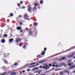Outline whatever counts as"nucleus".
Instances as JSON below:
<instances>
[{
    "label": "nucleus",
    "instance_id": "ea45409f",
    "mask_svg": "<svg viewBox=\"0 0 75 75\" xmlns=\"http://www.w3.org/2000/svg\"><path fill=\"white\" fill-rule=\"evenodd\" d=\"M53 64H57V63L56 62H54L53 63Z\"/></svg>",
    "mask_w": 75,
    "mask_h": 75
},
{
    "label": "nucleus",
    "instance_id": "58836bf2",
    "mask_svg": "<svg viewBox=\"0 0 75 75\" xmlns=\"http://www.w3.org/2000/svg\"><path fill=\"white\" fill-rule=\"evenodd\" d=\"M42 68H43V69H45V66H43V67Z\"/></svg>",
    "mask_w": 75,
    "mask_h": 75
},
{
    "label": "nucleus",
    "instance_id": "4be33fe9",
    "mask_svg": "<svg viewBox=\"0 0 75 75\" xmlns=\"http://www.w3.org/2000/svg\"><path fill=\"white\" fill-rule=\"evenodd\" d=\"M75 55V52L71 54L72 56H73V57L74 56V55Z\"/></svg>",
    "mask_w": 75,
    "mask_h": 75
},
{
    "label": "nucleus",
    "instance_id": "b1692460",
    "mask_svg": "<svg viewBox=\"0 0 75 75\" xmlns=\"http://www.w3.org/2000/svg\"><path fill=\"white\" fill-rule=\"evenodd\" d=\"M29 64H29V63L27 64H26L24 66V67H25V66L29 65Z\"/></svg>",
    "mask_w": 75,
    "mask_h": 75
},
{
    "label": "nucleus",
    "instance_id": "bb28decb",
    "mask_svg": "<svg viewBox=\"0 0 75 75\" xmlns=\"http://www.w3.org/2000/svg\"><path fill=\"white\" fill-rule=\"evenodd\" d=\"M62 61V58L59 59V61H60V62H61V61Z\"/></svg>",
    "mask_w": 75,
    "mask_h": 75
},
{
    "label": "nucleus",
    "instance_id": "ddd939ff",
    "mask_svg": "<svg viewBox=\"0 0 75 75\" xmlns=\"http://www.w3.org/2000/svg\"><path fill=\"white\" fill-rule=\"evenodd\" d=\"M36 73H39V72H41V70H38L36 71Z\"/></svg>",
    "mask_w": 75,
    "mask_h": 75
},
{
    "label": "nucleus",
    "instance_id": "a878e982",
    "mask_svg": "<svg viewBox=\"0 0 75 75\" xmlns=\"http://www.w3.org/2000/svg\"><path fill=\"white\" fill-rule=\"evenodd\" d=\"M43 3V1H40V3L41 4H42V3Z\"/></svg>",
    "mask_w": 75,
    "mask_h": 75
},
{
    "label": "nucleus",
    "instance_id": "338daca9",
    "mask_svg": "<svg viewBox=\"0 0 75 75\" xmlns=\"http://www.w3.org/2000/svg\"><path fill=\"white\" fill-rule=\"evenodd\" d=\"M23 8H24V9L25 8V7H23Z\"/></svg>",
    "mask_w": 75,
    "mask_h": 75
},
{
    "label": "nucleus",
    "instance_id": "e2e57ef3",
    "mask_svg": "<svg viewBox=\"0 0 75 75\" xmlns=\"http://www.w3.org/2000/svg\"><path fill=\"white\" fill-rule=\"evenodd\" d=\"M19 41H21V39H19Z\"/></svg>",
    "mask_w": 75,
    "mask_h": 75
},
{
    "label": "nucleus",
    "instance_id": "603ef678",
    "mask_svg": "<svg viewBox=\"0 0 75 75\" xmlns=\"http://www.w3.org/2000/svg\"><path fill=\"white\" fill-rule=\"evenodd\" d=\"M33 67H36V66H37V65H33Z\"/></svg>",
    "mask_w": 75,
    "mask_h": 75
},
{
    "label": "nucleus",
    "instance_id": "5fc2aeb1",
    "mask_svg": "<svg viewBox=\"0 0 75 75\" xmlns=\"http://www.w3.org/2000/svg\"><path fill=\"white\" fill-rule=\"evenodd\" d=\"M35 64V63L34 62V63H32V64H33V65H34V64Z\"/></svg>",
    "mask_w": 75,
    "mask_h": 75
},
{
    "label": "nucleus",
    "instance_id": "a211bd4d",
    "mask_svg": "<svg viewBox=\"0 0 75 75\" xmlns=\"http://www.w3.org/2000/svg\"><path fill=\"white\" fill-rule=\"evenodd\" d=\"M14 65H15V66H17L18 65V64L17 63H15L14 64Z\"/></svg>",
    "mask_w": 75,
    "mask_h": 75
},
{
    "label": "nucleus",
    "instance_id": "72a5a7b5",
    "mask_svg": "<svg viewBox=\"0 0 75 75\" xmlns=\"http://www.w3.org/2000/svg\"><path fill=\"white\" fill-rule=\"evenodd\" d=\"M44 51H45H45L47 50V48L46 47L44 49Z\"/></svg>",
    "mask_w": 75,
    "mask_h": 75
},
{
    "label": "nucleus",
    "instance_id": "c756f323",
    "mask_svg": "<svg viewBox=\"0 0 75 75\" xmlns=\"http://www.w3.org/2000/svg\"><path fill=\"white\" fill-rule=\"evenodd\" d=\"M70 64H71V65H74V62H71L70 63Z\"/></svg>",
    "mask_w": 75,
    "mask_h": 75
},
{
    "label": "nucleus",
    "instance_id": "7ed1b4c3",
    "mask_svg": "<svg viewBox=\"0 0 75 75\" xmlns=\"http://www.w3.org/2000/svg\"><path fill=\"white\" fill-rule=\"evenodd\" d=\"M16 29L17 30H21V27L20 26L17 27Z\"/></svg>",
    "mask_w": 75,
    "mask_h": 75
},
{
    "label": "nucleus",
    "instance_id": "9b49d317",
    "mask_svg": "<svg viewBox=\"0 0 75 75\" xmlns=\"http://www.w3.org/2000/svg\"><path fill=\"white\" fill-rule=\"evenodd\" d=\"M29 34H32V32L31 31V30H29L28 31Z\"/></svg>",
    "mask_w": 75,
    "mask_h": 75
},
{
    "label": "nucleus",
    "instance_id": "c9c22d12",
    "mask_svg": "<svg viewBox=\"0 0 75 75\" xmlns=\"http://www.w3.org/2000/svg\"><path fill=\"white\" fill-rule=\"evenodd\" d=\"M52 65V64H50L49 66V67H51Z\"/></svg>",
    "mask_w": 75,
    "mask_h": 75
},
{
    "label": "nucleus",
    "instance_id": "2eb2a0df",
    "mask_svg": "<svg viewBox=\"0 0 75 75\" xmlns=\"http://www.w3.org/2000/svg\"><path fill=\"white\" fill-rule=\"evenodd\" d=\"M68 63H69L70 62H72V59H70L68 61Z\"/></svg>",
    "mask_w": 75,
    "mask_h": 75
},
{
    "label": "nucleus",
    "instance_id": "412c9836",
    "mask_svg": "<svg viewBox=\"0 0 75 75\" xmlns=\"http://www.w3.org/2000/svg\"><path fill=\"white\" fill-rule=\"evenodd\" d=\"M55 67H56V68H58V67H58V66L57 65H55Z\"/></svg>",
    "mask_w": 75,
    "mask_h": 75
},
{
    "label": "nucleus",
    "instance_id": "4d7b16f0",
    "mask_svg": "<svg viewBox=\"0 0 75 75\" xmlns=\"http://www.w3.org/2000/svg\"><path fill=\"white\" fill-rule=\"evenodd\" d=\"M18 6H20V4H18Z\"/></svg>",
    "mask_w": 75,
    "mask_h": 75
},
{
    "label": "nucleus",
    "instance_id": "e433bc0d",
    "mask_svg": "<svg viewBox=\"0 0 75 75\" xmlns=\"http://www.w3.org/2000/svg\"><path fill=\"white\" fill-rule=\"evenodd\" d=\"M27 71L28 72H29V71H30V69H27Z\"/></svg>",
    "mask_w": 75,
    "mask_h": 75
},
{
    "label": "nucleus",
    "instance_id": "0e129e2a",
    "mask_svg": "<svg viewBox=\"0 0 75 75\" xmlns=\"http://www.w3.org/2000/svg\"><path fill=\"white\" fill-rule=\"evenodd\" d=\"M25 44H26H26H28V43H25Z\"/></svg>",
    "mask_w": 75,
    "mask_h": 75
},
{
    "label": "nucleus",
    "instance_id": "aec40b11",
    "mask_svg": "<svg viewBox=\"0 0 75 75\" xmlns=\"http://www.w3.org/2000/svg\"><path fill=\"white\" fill-rule=\"evenodd\" d=\"M27 16H28V15H27V14H25L24 15V17H27Z\"/></svg>",
    "mask_w": 75,
    "mask_h": 75
},
{
    "label": "nucleus",
    "instance_id": "864d4df0",
    "mask_svg": "<svg viewBox=\"0 0 75 75\" xmlns=\"http://www.w3.org/2000/svg\"><path fill=\"white\" fill-rule=\"evenodd\" d=\"M23 30H21V31H20V33H22V32H23Z\"/></svg>",
    "mask_w": 75,
    "mask_h": 75
},
{
    "label": "nucleus",
    "instance_id": "9d476101",
    "mask_svg": "<svg viewBox=\"0 0 75 75\" xmlns=\"http://www.w3.org/2000/svg\"><path fill=\"white\" fill-rule=\"evenodd\" d=\"M1 42H2V43H4V42H5V40L4 39H2L1 40Z\"/></svg>",
    "mask_w": 75,
    "mask_h": 75
},
{
    "label": "nucleus",
    "instance_id": "393cba45",
    "mask_svg": "<svg viewBox=\"0 0 75 75\" xmlns=\"http://www.w3.org/2000/svg\"><path fill=\"white\" fill-rule=\"evenodd\" d=\"M10 16H11V17H12L13 16V14L12 13H11L10 14Z\"/></svg>",
    "mask_w": 75,
    "mask_h": 75
},
{
    "label": "nucleus",
    "instance_id": "6e6d98bb",
    "mask_svg": "<svg viewBox=\"0 0 75 75\" xmlns=\"http://www.w3.org/2000/svg\"><path fill=\"white\" fill-rule=\"evenodd\" d=\"M45 75V74H41L40 75Z\"/></svg>",
    "mask_w": 75,
    "mask_h": 75
},
{
    "label": "nucleus",
    "instance_id": "5701e85b",
    "mask_svg": "<svg viewBox=\"0 0 75 75\" xmlns=\"http://www.w3.org/2000/svg\"><path fill=\"white\" fill-rule=\"evenodd\" d=\"M45 62V61L40 62H39V63H43V62Z\"/></svg>",
    "mask_w": 75,
    "mask_h": 75
},
{
    "label": "nucleus",
    "instance_id": "79ce46f5",
    "mask_svg": "<svg viewBox=\"0 0 75 75\" xmlns=\"http://www.w3.org/2000/svg\"><path fill=\"white\" fill-rule=\"evenodd\" d=\"M34 5H35V6H38V4H35Z\"/></svg>",
    "mask_w": 75,
    "mask_h": 75
},
{
    "label": "nucleus",
    "instance_id": "8fccbe9b",
    "mask_svg": "<svg viewBox=\"0 0 75 75\" xmlns=\"http://www.w3.org/2000/svg\"><path fill=\"white\" fill-rule=\"evenodd\" d=\"M34 67L33 66H31L30 67V68H33Z\"/></svg>",
    "mask_w": 75,
    "mask_h": 75
},
{
    "label": "nucleus",
    "instance_id": "f03ea898",
    "mask_svg": "<svg viewBox=\"0 0 75 75\" xmlns=\"http://www.w3.org/2000/svg\"><path fill=\"white\" fill-rule=\"evenodd\" d=\"M14 39L13 38H11L9 40V42H11L12 41H13Z\"/></svg>",
    "mask_w": 75,
    "mask_h": 75
},
{
    "label": "nucleus",
    "instance_id": "f3484780",
    "mask_svg": "<svg viewBox=\"0 0 75 75\" xmlns=\"http://www.w3.org/2000/svg\"><path fill=\"white\" fill-rule=\"evenodd\" d=\"M4 37H7V34H5L4 35Z\"/></svg>",
    "mask_w": 75,
    "mask_h": 75
},
{
    "label": "nucleus",
    "instance_id": "680f3d73",
    "mask_svg": "<svg viewBox=\"0 0 75 75\" xmlns=\"http://www.w3.org/2000/svg\"><path fill=\"white\" fill-rule=\"evenodd\" d=\"M19 17H22V15H20L19 16Z\"/></svg>",
    "mask_w": 75,
    "mask_h": 75
},
{
    "label": "nucleus",
    "instance_id": "c03bdc74",
    "mask_svg": "<svg viewBox=\"0 0 75 75\" xmlns=\"http://www.w3.org/2000/svg\"><path fill=\"white\" fill-rule=\"evenodd\" d=\"M55 65H54V64H53L52 65V67H55Z\"/></svg>",
    "mask_w": 75,
    "mask_h": 75
},
{
    "label": "nucleus",
    "instance_id": "2f4dec72",
    "mask_svg": "<svg viewBox=\"0 0 75 75\" xmlns=\"http://www.w3.org/2000/svg\"><path fill=\"white\" fill-rule=\"evenodd\" d=\"M34 25H37V23H34Z\"/></svg>",
    "mask_w": 75,
    "mask_h": 75
},
{
    "label": "nucleus",
    "instance_id": "cd10ccee",
    "mask_svg": "<svg viewBox=\"0 0 75 75\" xmlns=\"http://www.w3.org/2000/svg\"><path fill=\"white\" fill-rule=\"evenodd\" d=\"M68 66H71L72 65H71V64L70 63H69L68 64Z\"/></svg>",
    "mask_w": 75,
    "mask_h": 75
},
{
    "label": "nucleus",
    "instance_id": "3c124183",
    "mask_svg": "<svg viewBox=\"0 0 75 75\" xmlns=\"http://www.w3.org/2000/svg\"><path fill=\"white\" fill-rule=\"evenodd\" d=\"M73 73H75V70L73 71Z\"/></svg>",
    "mask_w": 75,
    "mask_h": 75
},
{
    "label": "nucleus",
    "instance_id": "37998d69",
    "mask_svg": "<svg viewBox=\"0 0 75 75\" xmlns=\"http://www.w3.org/2000/svg\"><path fill=\"white\" fill-rule=\"evenodd\" d=\"M64 67H67V64H65L64 66Z\"/></svg>",
    "mask_w": 75,
    "mask_h": 75
},
{
    "label": "nucleus",
    "instance_id": "f704fd0d",
    "mask_svg": "<svg viewBox=\"0 0 75 75\" xmlns=\"http://www.w3.org/2000/svg\"><path fill=\"white\" fill-rule=\"evenodd\" d=\"M32 71H35V68H33V69H32Z\"/></svg>",
    "mask_w": 75,
    "mask_h": 75
},
{
    "label": "nucleus",
    "instance_id": "bf43d9fd",
    "mask_svg": "<svg viewBox=\"0 0 75 75\" xmlns=\"http://www.w3.org/2000/svg\"><path fill=\"white\" fill-rule=\"evenodd\" d=\"M47 69H50V67H48L47 68Z\"/></svg>",
    "mask_w": 75,
    "mask_h": 75
},
{
    "label": "nucleus",
    "instance_id": "1a4fd4ad",
    "mask_svg": "<svg viewBox=\"0 0 75 75\" xmlns=\"http://www.w3.org/2000/svg\"><path fill=\"white\" fill-rule=\"evenodd\" d=\"M16 73L15 72H12L11 73V75H16Z\"/></svg>",
    "mask_w": 75,
    "mask_h": 75
},
{
    "label": "nucleus",
    "instance_id": "de8ad7c7",
    "mask_svg": "<svg viewBox=\"0 0 75 75\" xmlns=\"http://www.w3.org/2000/svg\"><path fill=\"white\" fill-rule=\"evenodd\" d=\"M42 66H40V68H42Z\"/></svg>",
    "mask_w": 75,
    "mask_h": 75
},
{
    "label": "nucleus",
    "instance_id": "6ab92c4d",
    "mask_svg": "<svg viewBox=\"0 0 75 75\" xmlns=\"http://www.w3.org/2000/svg\"><path fill=\"white\" fill-rule=\"evenodd\" d=\"M65 58V57H62V60H64V59H65V58Z\"/></svg>",
    "mask_w": 75,
    "mask_h": 75
},
{
    "label": "nucleus",
    "instance_id": "473e14b6",
    "mask_svg": "<svg viewBox=\"0 0 75 75\" xmlns=\"http://www.w3.org/2000/svg\"><path fill=\"white\" fill-rule=\"evenodd\" d=\"M19 23L21 25H23V23L21 22H20Z\"/></svg>",
    "mask_w": 75,
    "mask_h": 75
},
{
    "label": "nucleus",
    "instance_id": "4c0bfd02",
    "mask_svg": "<svg viewBox=\"0 0 75 75\" xmlns=\"http://www.w3.org/2000/svg\"><path fill=\"white\" fill-rule=\"evenodd\" d=\"M38 67H36L35 68V70H38Z\"/></svg>",
    "mask_w": 75,
    "mask_h": 75
},
{
    "label": "nucleus",
    "instance_id": "13d9d810",
    "mask_svg": "<svg viewBox=\"0 0 75 75\" xmlns=\"http://www.w3.org/2000/svg\"><path fill=\"white\" fill-rule=\"evenodd\" d=\"M55 56H54V55H53L52 56V57H54Z\"/></svg>",
    "mask_w": 75,
    "mask_h": 75
},
{
    "label": "nucleus",
    "instance_id": "6e6552de",
    "mask_svg": "<svg viewBox=\"0 0 75 75\" xmlns=\"http://www.w3.org/2000/svg\"><path fill=\"white\" fill-rule=\"evenodd\" d=\"M61 69L58 68L56 69L55 70V71H59V70H61Z\"/></svg>",
    "mask_w": 75,
    "mask_h": 75
},
{
    "label": "nucleus",
    "instance_id": "4468645a",
    "mask_svg": "<svg viewBox=\"0 0 75 75\" xmlns=\"http://www.w3.org/2000/svg\"><path fill=\"white\" fill-rule=\"evenodd\" d=\"M45 51H43V52H42V55H44L45 54Z\"/></svg>",
    "mask_w": 75,
    "mask_h": 75
},
{
    "label": "nucleus",
    "instance_id": "a19ab883",
    "mask_svg": "<svg viewBox=\"0 0 75 75\" xmlns=\"http://www.w3.org/2000/svg\"><path fill=\"white\" fill-rule=\"evenodd\" d=\"M5 62L6 64H7V63H8V62L6 60L5 61Z\"/></svg>",
    "mask_w": 75,
    "mask_h": 75
},
{
    "label": "nucleus",
    "instance_id": "f8f14e48",
    "mask_svg": "<svg viewBox=\"0 0 75 75\" xmlns=\"http://www.w3.org/2000/svg\"><path fill=\"white\" fill-rule=\"evenodd\" d=\"M59 75H63V74H64V73H63V72H60L59 73Z\"/></svg>",
    "mask_w": 75,
    "mask_h": 75
},
{
    "label": "nucleus",
    "instance_id": "c85d7f7f",
    "mask_svg": "<svg viewBox=\"0 0 75 75\" xmlns=\"http://www.w3.org/2000/svg\"><path fill=\"white\" fill-rule=\"evenodd\" d=\"M18 39L17 38V40H16V42H18Z\"/></svg>",
    "mask_w": 75,
    "mask_h": 75
},
{
    "label": "nucleus",
    "instance_id": "0eeeda50",
    "mask_svg": "<svg viewBox=\"0 0 75 75\" xmlns=\"http://www.w3.org/2000/svg\"><path fill=\"white\" fill-rule=\"evenodd\" d=\"M72 57H73V56H72L71 55H69L67 56V58H71Z\"/></svg>",
    "mask_w": 75,
    "mask_h": 75
},
{
    "label": "nucleus",
    "instance_id": "39448f33",
    "mask_svg": "<svg viewBox=\"0 0 75 75\" xmlns=\"http://www.w3.org/2000/svg\"><path fill=\"white\" fill-rule=\"evenodd\" d=\"M43 66H45L46 68H47V67H48V64H47V63H45L43 64Z\"/></svg>",
    "mask_w": 75,
    "mask_h": 75
},
{
    "label": "nucleus",
    "instance_id": "f257e3e1",
    "mask_svg": "<svg viewBox=\"0 0 75 75\" xmlns=\"http://www.w3.org/2000/svg\"><path fill=\"white\" fill-rule=\"evenodd\" d=\"M75 68V65H74L70 67H69V69H73Z\"/></svg>",
    "mask_w": 75,
    "mask_h": 75
},
{
    "label": "nucleus",
    "instance_id": "a18cd8bd",
    "mask_svg": "<svg viewBox=\"0 0 75 75\" xmlns=\"http://www.w3.org/2000/svg\"><path fill=\"white\" fill-rule=\"evenodd\" d=\"M25 72V70H23L22 71V72H23V73H24V72Z\"/></svg>",
    "mask_w": 75,
    "mask_h": 75
},
{
    "label": "nucleus",
    "instance_id": "20e7f679",
    "mask_svg": "<svg viewBox=\"0 0 75 75\" xmlns=\"http://www.w3.org/2000/svg\"><path fill=\"white\" fill-rule=\"evenodd\" d=\"M63 72H66L68 74H69V71L68 70H64L63 71Z\"/></svg>",
    "mask_w": 75,
    "mask_h": 75
},
{
    "label": "nucleus",
    "instance_id": "49530a36",
    "mask_svg": "<svg viewBox=\"0 0 75 75\" xmlns=\"http://www.w3.org/2000/svg\"><path fill=\"white\" fill-rule=\"evenodd\" d=\"M20 3H21V4H23V1H21L20 2Z\"/></svg>",
    "mask_w": 75,
    "mask_h": 75
},
{
    "label": "nucleus",
    "instance_id": "69168bd1",
    "mask_svg": "<svg viewBox=\"0 0 75 75\" xmlns=\"http://www.w3.org/2000/svg\"><path fill=\"white\" fill-rule=\"evenodd\" d=\"M36 65H38V64L37 63V64H36Z\"/></svg>",
    "mask_w": 75,
    "mask_h": 75
},
{
    "label": "nucleus",
    "instance_id": "052dcab7",
    "mask_svg": "<svg viewBox=\"0 0 75 75\" xmlns=\"http://www.w3.org/2000/svg\"><path fill=\"white\" fill-rule=\"evenodd\" d=\"M34 8H35V9H37V8H36V7H35Z\"/></svg>",
    "mask_w": 75,
    "mask_h": 75
},
{
    "label": "nucleus",
    "instance_id": "423d86ee",
    "mask_svg": "<svg viewBox=\"0 0 75 75\" xmlns=\"http://www.w3.org/2000/svg\"><path fill=\"white\" fill-rule=\"evenodd\" d=\"M28 6L29 7V8L28 9V11H30L31 10V6H30V5H28Z\"/></svg>",
    "mask_w": 75,
    "mask_h": 75
},
{
    "label": "nucleus",
    "instance_id": "7c9ffc66",
    "mask_svg": "<svg viewBox=\"0 0 75 75\" xmlns=\"http://www.w3.org/2000/svg\"><path fill=\"white\" fill-rule=\"evenodd\" d=\"M5 74H6V72L2 74H1L2 75H4Z\"/></svg>",
    "mask_w": 75,
    "mask_h": 75
},
{
    "label": "nucleus",
    "instance_id": "dca6fc26",
    "mask_svg": "<svg viewBox=\"0 0 75 75\" xmlns=\"http://www.w3.org/2000/svg\"><path fill=\"white\" fill-rule=\"evenodd\" d=\"M61 66H63V65H65V63H62L60 64Z\"/></svg>",
    "mask_w": 75,
    "mask_h": 75
},
{
    "label": "nucleus",
    "instance_id": "09e8293b",
    "mask_svg": "<svg viewBox=\"0 0 75 75\" xmlns=\"http://www.w3.org/2000/svg\"><path fill=\"white\" fill-rule=\"evenodd\" d=\"M59 54H61V53H58V54H55V55H59Z\"/></svg>",
    "mask_w": 75,
    "mask_h": 75
},
{
    "label": "nucleus",
    "instance_id": "774afa93",
    "mask_svg": "<svg viewBox=\"0 0 75 75\" xmlns=\"http://www.w3.org/2000/svg\"><path fill=\"white\" fill-rule=\"evenodd\" d=\"M74 58H75V56L74 57Z\"/></svg>",
    "mask_w": 75,
    "mask_h": 75
}]
</instances>
